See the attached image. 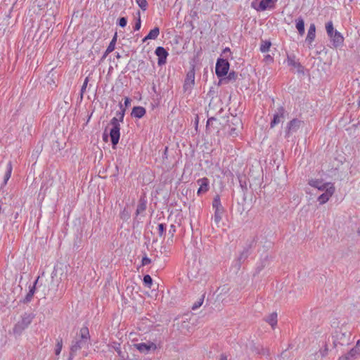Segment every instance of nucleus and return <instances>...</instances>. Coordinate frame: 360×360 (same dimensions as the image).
I'll list each match as a JSON object with an SVG mask.
<instances>
[{
  "label": "nucleus",
  "mask_w": 360,
  "mask_h": 360,
  "mask_svg": "<svg viewBox=\"0 0 360 360\" xmlns=\"http://www.w3.org/2000/svg\"><path fill=\"white\" fill-rule=\"evenodd\" d=\"M257 353L263 355H269V349L264 348H262V351H258Z\"/></svg>",
  "instance_id": "53"
},
{
  "label": "nucleus",
  "mask_w": 360,
  "mask_h": 360,
  "mask_svg": "<svg viewBox=\"0 0 360 360\" xmlns=\"http://www.w3.org/2000/svg\"><path fill=\"white\" fill-rule=\"evenodd\" d=\"M119 106L120 108V111L116 112V116L111 119L110 124L112 125V128L110 129V141L113 149L117 148V145L119 143L120 138V122H122L125 115L126 109L123 107V105L120 103Z\"/></svg>",
  "instance_id": "1"
},
{
  "label": "nucleus",
  "mask_w": 360,
  "mask_h": 360,
  "mask_svg": "<svg viewBox=\"0 0 360 360\" xmlns=\"http://www.w3.org/2000/svg\"><path fill=\"white\" fill-rule=\"evenodd\" d=\"M148 39H151L150 38H148V34L142 39L143 42L146 41Z\"/></svg>",
  "instance_id": "62"
},
{
  "label": "nucleus",
  "mask_w": 360,
  "mask_h": 360,
  "mask_svg": "<svg viewBox=\"0 0 360 360\" xmlns=\"http://www.w3.org/2000/svg\"><path fill=\"white\" fill-rule=\"evenodd\" d=\"M316 37V25L311 23L308 30L307 36L306 37V42L310 45Z\"/></svg>",
  "instance_id": "23"
},
{
  "label": "nucleus",
  "mask_w": 360,
  "mask_h": 360,
  "mask_svg": "<svg viewBox=\"0 0 360 360\" xmlns=\"http://www.w3.org/2000/svg\"><path fill=\"white\" fill-rule=\"evenodd\" d=\"M86 345H87L86 342H85L81 340L72 341V345L70 347L69 360H71L73 358V356L75 355L77 352L78 350L81 349L82 347H84Z\"/></svg>",
  "instance_id": "15"
},
{
  "label": "nucleus",
  "mask_w": 360,
  "mask_h": 360,
  "mask_svg": "<svg viewBox=\"0 0 360 360\" xmlns=\"http://www.w3.org/2000/svg\"><path fill=\"white\" fill-rule=\"evenodd\" d=\"M195 84V65L191 64V69L186 74V77L184 84V90L186 91L192 89Z\"/></svg>",
  "instance_id": "12"
},
{
  "label": "nucleus",
  "mask_w": 360,
  "mask_h": 360,
  "mask_svg": "<svg viewBox=\"0 0 360 360\" xmlns=\"http://www.w3.org/2000/svg\"><path fill=\"white\" fill-rule=\"evenodd\" d=\"M131 100L128 98V97H126L124 98V105H125V108H127L130 104H131Z\"/></svg>",
  "instance_id": "54"
},
{
  "label": "nucleus",
  "mask_w": 360,
  "mask_h": 360,
  "mask_svg": "<svg viewBox=\"0 0 360 360\" xmlns=\"http://www.w3.org/2000/svg\"><path fill=\"white\" fill-rule=\"evenodd\" d=\"M197 183L199 185V188L197 192L198 195H200L202 193H205L209 191L210 181L207 178L204 177V178L200 179L197 181Z\"/></svg>",
  "instance_id": "18"
},
{
  "label": "nucleus",
  "mask_w": 360,
  "mask_h": 360,
  "mask_svg": "<svg viewBox=\"0 0 360 360\" xmlns=\"http://www.w3.org/2000/svg\"><path fill=\"white\" fill-rule=\"evenodd\" d=\"M226 52H231V50L229 47H226L224 50H223V53H225Z\"/></svg>",
  "instance_id": "61"
},
{
  "label": "nucleus",
  "mask_w": 360,
  "mask_h": 360,
  "mask_svg": "<svg viewBox=\"0 0 360 360\" xmlns=\"http://www.w3.org/2000/svg\"><path fill=\"white\" fill-rule=\"evenodd\" d=\"M360 357V355L356 352V349L352 348L348 352L342 354L338 360H355Z\"/></svg>",
  "instance_id": "22"
},
{
  "label": "nucleus",
  "mask_w": 360,
  "mask_h": 360,
  "mask_svg": "<svg viewBox=\"0 0 360 360\" xmlns=\"http://www.w3.org/2000/svg\"><path fill=\"white\" fill-rule=\"evenodd\" d=\"M359 104L360 105V98H359Z\"/></svg>",
  "instance_id": "64"
},
{
  "label": "nucleus",
  "mask_w": 360,
  "mask_h": 360,
  "mask_svg": "<svg viewBox=\"0 0 360 360\" xmlns=\"http://www.w3.org/2000/svg\"><path fill=\"white\" fill-rule=\"evenodd\" d=\"M139 221L136 219V218L134 219L133 221V226L135 227V226H137L139 224Z\"/></svg>",
  "instance_id": "60"
},
{
  "label": "nucleus",
  "mask_w": 360,
  "mask_h": 360,
  "mask_svg": "<svg viewBox=\"0 0 360 360\" xmlns=\"http://www.w3.org/2000/svg\"><path fill=\"white\" fill-rule=\"evenodd\" d=\"M351 332L346 328L342 327L335 330L331 337L330 341L333 348H337L338 345L346 346L352 342Z\"/></svg>",
  "instance_id": "2"
},
{
  "label": "nucleus",
  "mask_w": 360,
  "mask_h": 360,
  "mask_svg": "<svg viewBox=\"0 0 360 360\" xmlns=\"http://www.w3.org/2000/svg\"><path fill=\"white\" fill-rule=\"evenodd\" d=\"M143 282L145 286L150 288L151 285L153 284V279L150 275L146 274L143 276Z\"/></svg>",
  "instance_id": "37"
},
{
  "label": "nucleus",
  "mask_w": 360,
  "mask_h": 360,
  "mask_svg": "<svg viewBox=\"0 0 360 360\" xmlns=\"http://www.w3.org/2000/svg\"><path fill=\"white\" fill-rule=\"evenodd\" d=\"M116 58H121V56H120V54L119 53H117Z\"/></svg>",
  "instance_id": "63"
},
{
  "label": "nucleus",
  "mask_w": 360,
  "mask_h": 360,
  "mask_svg": "<svg viewBox=\"0 0 360 360\" xmlns=\"http://www.w3.org/2000/svg\"><path fill=\"white\" fill-rule=\"evenodd\" d=\"M79 336L81 340L87 343V341L90 339L89 328L86 326L82 327L79 331Z\"/></svg>",
  "instance_id": "27"
},
{
  "label": "nucleus",
  "mask_w": 360,
  "mask_h": 360,
  "mask_svg": "<svg viewBox=\"0 0 360 360\" xmlns=\"http://www.w3.org/2000/svg\"><path fill=\"white\" fill-rule=\"evenodd\" d=\"M329 347H333L330 339H328V342H326L323 350H320L322 356H325L328 354Z\"/></svg>",
  "instance_id": "39"
},
{
  "label": "nucleus",
  "mask_w": 360,
  "mask_h": 360,
  "mask_svg": "<svg viewBox=\"0 0 360 360\" xmlns=\"http://www.w3.org/2000/svg\"><path fill=\"white\" fill-rule=\"evenodd\" d=\"M137 17H136V22L134 26V30L138 31L140 30L141 27V13L140 11H138L136 13Z\"/></svg>",
  "instance_id": "34"
},
{
  "label": "nucleus",
  "mask_w": 360,
  "mask_h": 360,
  "mask_svg": "<svg viewBox=\"0 0 360 360\" xmlns=\"http://www.w3.org/2000/svg\"><path fill=\"white\" fill-rule=\"evenodd\" d=\"M264 59L266 61H273L274 60L273 58L270 55L265 56Z\"/></svg>",
  "instance_id": "55"
},
{
  "label": "nucleus",
  "mask_w": 360,
  "mask_h": 360,
  "mask_svg": "<svg viewBox=\"0 0 360 360\" xmlns=\"http://www.w3.org/2000/svg\"><path fill=\"white\" fill-rule=\"evenodd\" d=\"M271 46V42L269 40H261V45L259 47V51L262 53H266L269 51L270 47Z\"/></svg>",
  "instance_id": "29"
},
{
  "label": "nucleus",
  "mask_w": 360,
  "mask_h": 360,
  "mask_svg": "<svg viewBox=\"0 0 360 360\" xmlns=\"http://www.w3.org/2000/svg\"><path fill=\"white\" fill-rule=\"evenodd\" d=\"M155 54L158 56V65L161 67L167 63L169 56L168 51L162 46H158L155 50Z\"/></svg>",
  "instance_id": "14"
},
{
  "label": "nucleus",
  "mask_w": 360,
  "mask_h": 360,
  "mask_svg": "<svg viewBox=\"0 0 360 360\" xmlns=\"http://www.w3.org/2000/svg\"><path fill=\"white\" fill-rule=\"evenodd\" d=\"M115 350L117 352L118 356L120 360H125L128 358V354L125 351H122L120 348V344H118L117 346L115 347Z\"/></svg>",
  "instance_id": "30"
},
{
  "label": "nucleus",
  "mask_w": 360,
  "mask_h": 360,
  "mask_svg": "<svg viewBox=\"0 0 360 360\" xmlns=\"http://www.w3.org/2000/svg\"><path fill=\"white\" fill-rule=\"evenodd\" d=\"M127 24V18L126 17H120L117 20V25L121 27H126Z\"/></svg>",
  "instance_id": "43"
},
{
  "label": "nucleus",
  "mask_w": 360,
  "mask_h": 360,
  "mask_svg": "<svg viewBox=\"0 0 360 360\" xmlns=\"http://www.w3.org/2000/svg\"><path fill=\"white\" fill-rule=\"evenodd\" d=\"M226 75H227L226 77L224 78V79L226 82H230V81H236L238 77V73L236 72L235 71H231L229 73L228 72V74Z\"/></svg>",
  "instance_id": "35"
},
{
  "label": "nucleus",
  "mask_w": 360,
  "mask_h": 360,
  "mask_svg": "<svg viewBox=\"0 0 360 360\" xmlns=\"http://www.w3.org/2000/svg\"><path fill=\"white\" fill-rule=\"evenodd\" d=\"M238 179L239 181L240 186L241 187L243 192H245L247 191V184H246V179L245 176L242 174L238 175Z\"/></svg>",
  "instance_id": "32"
},
{
  "label": "nucleus",
  "mask_w": 360,
  "mask_h": 360,
  "mask_svg": "<svg viewBox=\"0 0 360 360\" xmlns=\"http://www.w3.org/2000/svg\"><path fill=\"white\" fill-rule=\"evenodd\" d=\"M147 208V200L146 199V196L144 195H141L138 201V205L136 207V210L135 212L136 217L139 215L141 214L144 216L143 213L146 210Z\"/></svg>",
  "instance_id": "17"
},
{
  "label": "nucleus",
  "mask_w": 360,
  "mask_h": 360,
  "mask_svg": "<svg viewBox=\"0 0 360 360\" xmlns=\"http://www.w3.org/2000/svg\"><path fill=\"white\" fill-rule=\"evenodd\" d=\"M295 56H288L287 61H288V65L296 68L297 72L298 73L304 75V66L302 65L300 62L295 61Z\"/></svg>",
  "instance_id": "20"
},
{
  "label": "nucleus",
  "mask_w": 360,
  "mask_h": 360,
  "mask_svg": "<svg viewBox=\"0 0 360 360\" xmlns=\"http://www.w3.org/2000/svg\"><path fill=\"white\" fill-rule=\"evenodd\" d=\"M62 346H63V342H62V340H60V341H58L57 342L56 347L55 349V353L56 355H58L60 353L61 349H62Z\"/></svg>",
  "instance_id": "46"
},
{
  "label": "nucleus",
  "mask_w": 360,
  "mask_h": 360,
  "mask_svg": "<svg viewBox=\"0 0 360 360\" xmlns=\"http://www.w3.org/2000/svg\"><path fill=\"white\" fill-rule=\"evenodd\" d=\"M34 316V314L32 313L23 314L21 316V320L13 328V334L20 335L22 331L30 325Z\"/></svg>",
  "instance_id": "5"
},
{
  "label": "nucleus",
  "mask_w": 360,
  "mask_h": 360,
  "mask_svg": "<svg viewBox=\"0 0 360 360\" xmlns=\"http://www.w3.org/2000/svg\"><path fill=\"white\" fill-rule=\"evenodd\" d=\"M205 293H204L200 298L198 299V301H196L192 306V309L193 310H195L197 309H198L200 307L202 306L203 302H204V298H205Z\"/></svg>",
  "instance_id": "38"
},
{
  "label": "nucleus",
  "mask_w": 360,
  "mask_h": 360,
  "mask_svg": "<svg viewBox=\"0 0 360 360\" xmlns=\"http://www.w3.org/2000/svg\"><path fill=\"white\" fill-rule=\"evenodd\" d=\"M212 208L214 210V221L217 227L222 219V216L225 212L224 207L221 203L219 195H216L212 201Z\"/></svg>",
  "instance_id": "6"
},
{
  "label": "nucleus",
  "mask_w": 360,
  "mask_h": 360,
  "mask_svg": "<svg viewBox=\"0 0 360 360\" xmlns=\"http://www.w3.org/2000/svg\"><path fill=\"white\" fill-rule=\"evenodd\" d=\"M304 124L303 121L294 118L292 120H290L286 126L285 128V137L288 138L290 137V134L292 133H295L297 131V130L300 129V127Z\"/></svg>",
  "instance_id": "11"
},
{
  "label": "nucleus",
  "mask_w": 360,
  "mask_h": 360,
  "mask_svg": "<svg viewBox=\"0 0 360 360\" xmlns=\"http://www.w3.org/2000/svg\"><path fill=\"white\" fill-rule=\"evenodd\" d=\"M134 347L141 353L148 354L150 351H155L157 345L152 342L134 344Z\"/></svg>",
  "instance_id": "13"
},
{
  "label": "nucleus",
  "mask_w": 360,
  "mask_h": 360,
  "mask_svg": "<svg viewBox=\"0 0 360 360\" xmlns=\"http://www.w3.org/2000/svg\"><path fill=\"white\" fill-rule=\"evenodd\" d=\"M264 321L269 323L274 328L277 324V314L276 312L271 313L264 318Z\"/></svg>",
  "instance_id": "26"
},
{
  "label": "nucleus",
  "mask_w": 360,
  "mask_h": 360,
  "mask_svg": "<svg viewBox=\"0 0 360 360\" xmlns=\"http://www.w3.org/2000/svg\"><path fill=\"white\" fill-rule=\"evenodd\" d=\"M176 232V226L174 224H171L169 230V233L171 234L172 236H174Z\"/></svg>",
  "instance_id": "50"
},
{
  "label": "nucleus",
  "mask_w": 360,
  "mask_h": 360,
  "mask_svg": "<svg viewBox=\"0 0 360 360\" xmlns=\"http://www.w3.org/2000/svg\"><path fill=\"white\" fill-rule=\"evenodd\" d=\"M18 217L19 212H14L11 207L0 205V219L4 222V226L7 224L8 220L13 226L18 229V224H16Z\"/></svg>",
  "instance_id": "3"
},
{
  "label": "nucleus",
  "mask_w": 360,
  "mask_h": 360,
  "mask_svg": "<svg viewBox=\"0 0 360 360\" xmlns=\"http://www.w3.org/2000/svg\"><path fill=\"white\" fill-rule=\"evenodd\" d=\"M146 113V110L142 106H134L132 108L131 116L135 118L141 119Z\"/></svg>",
  "instance_id": "21"
},
{
  "label": "nucleus",
  "mask_w": 360,
  "mask_h": 360,
  "mask_svg": "<svg viewBox=\"0 0 360 360\" xmlns=\"http://www.w3.org/2000/svg\"><path fill=\"white\" fill-rule=\"evenodd\" d=\"M151 259L147 257L146 255H145L142 259H141V264L142 266H146L151 263Z\"/></svg>",
  "instance_id": "45"
},
{
  "label": "nucleus",
  "mask_w": 360,
  "mask_h": 360,
  "mask_svg": "<svg viewBox=\"0 0 360 360\" xmlns=\"http://www.w3.org/2000/svg\"><path fill=\"white\" fill-rule=\"evenodd\" d=\"M278 0H253L251 6L257 11H264L267 9L274 8Z\"/></svg>",
  "instance_id": "9"
},
{
  "label": "nucleus",
  "mask_w": 360,
  "mask_h": 360,
  "mask_svg": "<svg viewBox=\"0 0 360 360\" xmlns=\"http://www.w3.org/2000/svg\"><path fill=\"white\" fill-rule=\"evenodd\" d=\"M11 172H12V165H11V162H9L7 165V169H6V172L4 177L3 185H6L7 184V181H8V179H10V177L11 176Z\"/></svg>",
  "instance_id": "31"
},
{
  "label": "nucleus",
  "mask_w": 360,
  "mask_h": 360,
  "mask_svg": "<svg viewBox=\"0 0 360 360\" xmlns=\"http://www.w3.org/2000/svg\"><path fill=\"white\" fill-rule=\"evenodd\" d=\"M256 243L257 237H254L250 240L247 241L243 250L240 252V255L237 258V263L238 266H240L241 264H243L250 255L251 249L255 245Z\"/></svg>",
  "instance_id": "8"
},
{
  "label": "nucleus",
  "mask_w": 360,
  "mask_h": 360,
  "mask_svg": "<svg viewBox=\"0 0 360 360\" xmlns=\"http://www.w3.org/2000/svg\"><path fill=\"white\" fill-rule=\"evenodd\" d=\"M269 264V255H266L261 259L259 263L256 267V273L259 274L264 268Z\"/></svg>",
  "instance_id": "25"
},
{
  "label": "nucleus",
  "mask_w": 360,
  "mask_h": 360,
  "mask_svg": "<svg viewBox=\"0 0 360 360\" xmlns=\"http://www.w3.org/2000/svg\"><path fill=\"white\" fill-rule=\"evenodd\" d=\"M325 192L320 195L318 198V201L321 205H323L328 201L329 198L335 192V187L333 186H329L327 189L324 190Z\"/></svg>",
  "instance_id": "16"
},
{
  "label": "nucleus",
  "mask_w": 360,
  "mask_h": 360,
  "mask_svg": "<svg viewBox=\"0 0 360 360\" xmlns=\"http://www.w3.org/2000/svg\"><path fill=\"white\" fill-rule=\"evenodd\" d=\"M117 32L115 33L111 41L110 42V45H112V46L115 48V44H116V41H117Z\"/></svg>",
  "instance_id": "52"
},
{
  "label": "nucleus",
  "mask_w": 360,
  "mask_h": 360,
  "mask_svg": "<svg viewBox=\"0 0 360 360\" xmlns=\"http://www.w3.org/2000/svg\"><path fill=\"white\" fill-rule=\"evenodd\" d=\"M216 118L214 117H209L207 119V123H206V131H210V123H213V121H215Z\"/></svg>",
  "instance_id": "48"
},
{
  "label": "nucleus",
  "mask_w": 360,
  "mask_h": 360,
  "mask_svg": "<svg viewBox=\"0 0 360 360\" xmlns=\"http://www.w3.org/2000/svg\"><path fill=\"white\" fill-rule=\"evenodd\" d=\"M220 360H227V356L225 354H221Z\"/></svg>",
  "instance_id": "59"
},
{
  "label": "nucleus",
  "mask_w": 360,
  "mask_h": 360,
  "mask_svg": "<svg viewBox=\"0 0 360 360\" xmlns=\"http://www.w3.org/2000/svg\"><path fill=\"white\" fill-rule=\"evenodd\" d=\"M115 48L112 46V45L109 44L108 46L107 47L105 51L104 52L103 56L101 57V61H103L110 53L112 52L115 50Z\"/></svg>",
  "instance_id": "42"
},
{
  "label": "nucleus",
  "mask_w": 360,
  "mask_h": 360,
  "mask_svg": "<svg viewBox=\"0 0 360 360\" xmlns=\"http://www.w3.org/2000/svg\"><path fill=\"white\" fill-rule=\"evenodd\" d=\"M229 135L232 137H236L238 136V132L236 128L235 127H231L229 131Z\"/></svg>",
  "instance_id": "47"
},
{
  "label": "nucleus",
  "mask_w": 360,
  "mask_h": 360,
  "mask_svg": "<svg viewBox=\"0 0 360 360\" xmlns=\"http://www.w3.org/2000/svg\"><path fill=\"white\" fill-rule=\"evenodd\" d=\"M231 123L232 125L233 126H238L239 124H241V120L240 118L237 117L236 116H234L233 117L232 120L230 121V120H227V124L231 127L230 124Z\"/></svg>",
  "instance_id": "40"
},
{
  "label": "nucleus",
  "mask_w": 360,
  "mask_h": 360,
  "mask_svg": "<svg viewBox=\"0 0 360 360\" xmlns=\"http://www.w3.org/2000/svg\"><path fill=\"white\" fill-rule=\"evenodd\" d=\"M198 122H199V117L198 115H196L195 120V124L196 129H198Z\"/></svg>",
  "instance_id": "56"
},
{
  "label": "nucleus",
  "mask_w": 360,
  "mask_h": 360,
  "mask_svg": "<svg viewBox=\"0 0 360 360\" xmlns=\"http://www.w3.org/2000/svg\"><path fill=\"white\" fill-rule=\"evenodd\" d=\"M286 114L288 113L284 107L281 106L278 108L270 122V128L272 129L279 123L283 122Z\"/></svg>",
  "instance_id": "10"
},
{
  "label": "nucleus",
  "mask_w": 360,
  "mask_h": 360,
  "mask_svg": "<svg viewBox=\"0 0 360 360\" xmlns=\"http://www.w3.org/2000/svg\"><path fill=\"white\" fill-rule=\"evenodd\" d=\"M142 11H146L148 8V2L146 0H135Z\"/></svg>",
  "instance_id": "41"
},
{
  "label": "nucleus",
  "mask_w": 360,
  "mask_h": 360,
  "mask_svg": "<svg viewBox=\"0 0 360 360\" xmlns=\"http://www.w3.org/2000/svg\"><path fill=\"white\" fill-rule=\"evenodd\" d=\"M34 286H30L29 287V292L25 297V298L22 300H20V302H22L24 304H27L31 302L34 293H35Z\"/></svg>",
  "instance_id": "28"
},
{
  "label": "nucleus",
  "mask_w": 360,
  "mask_h": 360,
  "mask_svg": "<svg viewBox=\"0 0 360 360\" xmlns=\"http://www.w3.org/2000/svg\"><path fill=\"white\" fill-rule=\"evenodd\" d=\"M160 34V29L158 27H155L148 34V38L151 39H156Z\"/></svg>",
  "instance_id": "33"
},
{
  "label": "nucleus",
  "mask_w": 360,
  "mask_h": 360,
  "mask_svg": "<svg viewBox=\"0 0 360 360\" xmlns=\"http://www.w3.org/2000/svg\"><path fill=\"white\" fill-rule=\"evenodd\" d=\"M121 218L123 219L124 220H127L129 218V214L127 212H126L125 209L121 214Z\"/></svg>",
  "instance_id": "51"
},
{
  "label": "nucleus",
  "mask_w": 360,
  "mask_h": 360,
  "mask_svg": "<svg viewBox=\"0 0 360 360\" xmlns=\"http://www.w3.org/2000/svg\"><path fill=\"white\" fill-rule=\"evenodd\" d=\"M326 30L334 48H338L342 45L344 37L340 32L334 29L332 21H329L326 24Z\"/></svg>",
  "instance_id": "4"
},
{
  "label": "nucleus",
  "mask_w": 360,
  "mask_h": 360,
  "mask_svg": "<svg viewBox=\"0 0 360 360\" xmlns=\"http://www.w3.org/2000/svg\"><path fill=\"white\" fill-rule=\"evenodd\" d=\"M88 82H89V77H86L84 79V82L83 83V85L82 86L81 91H80L81 98H83V94L86 91Z\"/></svg>",
  "instance_id": "44"
},
{
  "label": "nucleus",
  "mask_w": 360,
  "mask_h": 360,
  "mask_svg": "<svg viewBox=\"0 0 360 360\" xmlns=\"http://www.w3.org/2000/svg\"><path fill=\"white\" fill-rule=\"evenodd\" d=\"M158 229L159 236L160 237L164 236L166 233V230H167L166 224H164V223L159 224L158 226Z\"/></svg>",
  "instance_id": "36"
},
{
  "label": "nucleus",
  "mask_w": 360,
  "mask_h": 360,
  "mask_svg": "<svg viewBox=\"0 0 360 360\" xmlns=\"http://www.w3.org/2000/svg\"><path fill=\"white\" fill-rule=\"evenodd\" d=\"M109 137L110 138V133L107 132V128H105L103 134V141L105 143L108 141Z\"/></svg>",
  "instance_id": "49"
},
{
  "label": "nucleus",
  "mask_w": 360,
  "mask_h": 360,
  "mask_svg": "<svg viewBox=\"0 0 360 360\" xmlns=\"http://www.w3.org/2000/svg\"><path fill=\"white\" fill-rule=\"evenodd\" d=\"M167 150H168V148L166 146L165 148V151H164V154H163V158H167Z\"/></svg>",
  "instance_id": "58"
},
{
  "label": "nucleus",
  "mask_w": 360,
  "mask_h": 360,
  "mask_svg": "<svg viewBox=\"0 0 360 360\" xmlns=\"http://www.w3.org/2000/svg\"><path fill=\"white\" fill-rule=\"evenodd\" d=\"M295 27L298 31L300 35L302 36L304 34V19L300 16L296 20Z\"/></svg>",
  "instance_id": "24"
},
{
  "label": "nucleus",
  "mask_w": 360,
  "mask_h": 360,
  "mask_svg": "<svg viewBox=\"0 0 360 360\" xmlns=\"http://www.w3.org/2000/svg\"><path fill=\"white\" fill-rule=\"evenodd\" d=\"M39 276H38L37 278V279L34 281L33 284L32 286H34V290H36V288H37V285L38 283V281H39Z\"/></svg>",
  "instance_id": "57"
},
{
  "label": "nucleus",
  "mask_w": 360,
  "mask_h": 360,
  "mask_svg": "<svg viewBox=\"0 0 360 360\" xmlns=\"http://www.w3.org/2000/svg\"><path fill=\"white\" fill-rule=\"evenodd\" d=\"M230 64L228 60L218 58L215 65V74L218 78H223L229 72Z\"/></svg>",
  "instance_id": "7"
},
{
  "label": "nucleus",
  "mask_w": 360,
  "mask_h": 360,
  "mask_svg": "<svg viewBox=\"0 0 360 360\" xmlns=\"http://www.w3.org/2000/svg\"><path fill=\"white\" fill-rule=\"evenodd\" d=\"M308 184L311 186L318 188L319 191H324L327 189L329 186H333L331 183H323V181L320 179H310Z\"/></svg>",
  "instance_id": "19"
}]
</instances>
